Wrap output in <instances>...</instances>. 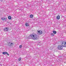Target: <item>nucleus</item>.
Masks as SVG:
<instances>
[{"label": "nucleus", "mask_w": 66, "mask_h": 66, "mask_svg": "<svg viewBox=\"0 0 66 66\" xmlns=\"http://www.w3.org/2000/svg\"><path fill=\"white\" fill-rule=\"evenodd\" d=\"M13 45H14V44L12 43L11 42H9L8 44V46L9 47H12V46H13Z\"/></svg>", "instance_id": "nucleus-3"}, {"label": "nucleus", "mask_w": 66, "mask_h": 66, "mask_svg": "<svg viewBox=\"0 0 66 66\" xmlns=\"http://www.w3.org/2000/svg\"><path fill=\"white\" fill-rule=\"evenodd\" d=\"M37 35L36 34H33L30 35L27 38L28 39H37Z\"/></svg>", "instance_id": "nucleus-1"}, {"label": "nucleus", "mask_w": 66, "mask_h": 66, "mask_svg": "<svg viewBox=\"0 0 66 66\" xmlns=\"http://www.w3.org/2000/svg\"><path fill=\"white\" fill-rule=\"evenodd\" d=\"M6 54H7V55H9V53H7H7Z\"/></svg>", "instance_id": "nucleus-18"}, {"label": "nucleus", "mask_w": 66, "mask_h": 66, "mask_svg": "<svg viewBox=\"0 0 66 66\" xmlns=\"http://www.w3.org/2000/svg\"><path fill=\"white\" fill-rule=\"evenodd\" d=\"M1 19L2 20H4V18H1Z\"/></svg>", "instance_id": "nucleus-16"}, {"label": "nucleus", "mask_w": 66, "mask_h": 66, "mask_svg": "<svg viewBox=\"0 0 66 66\" xmlns=\"http://www.w3.org/2000/svg\"><path fill=\"white\" fill-rule=\"evenodd\" d=\"M2 53L3 54H6V53H7V52H2Z\"/></svg>", "instance_id": "nucleus-9"}, {"label": "nucleus", "mask_w": 66, "mask_h": 66, "mask_svg": "<svg viewBox=\"0 0 66 66\" xmlns=\"http://www.w3.org/2000/svg\"><path fill=\"white\" fill-rule=\"evenodd\" d=\"M27 5H28V4Z\"/></svg>", "instance_id": "nucleus-19"}, {"label": "nucleus", "mask_w": 66, "mask_h": 66, "mask_svg": "<svg viewBox=\"0 0 66 66\" xmlns=\"http://www.w3.org/2000/svg\"><path fill=\"white\" fill-rule=\"evenodd\" d=\"M8 19H9V20H11V19H12V17L11 16H9L8 17Z\"/></svg>", "instance_id": "nucleus-8"}, {"label": "nucleus", "mask_w": 66, "mask_h": 66, "mask_svg": "<svg viewBox=\"0 0 66 66\" xmlns=\"http://www.w3.org/2000/svg\"><path fill=\"white\" fill-rule=\"evenodd\" d=\"M53 32L54 34H55L56 33V31L55 30H53Z\"/></svg>", "instance_id": "nucleus-10"}, {"label": "nucleus", "mask_w": 66, "mask_h": 66, "mask_svg": "<svg viewBox=\"0 0 66 66\" xmlns=\"http://www.w3.org/2000/svg\"><path fill=\"white\" fill-rule=\"evenodd\" d=\"M51 35H52V36H54V34L53 33H51Z\"/></svg>", "instance_id": "nucleus-14"}, {"label": "nucleus", "mask_w": 66, "mask_h": 66, "mask_svg": "<svg viewBox=\"0 0 66 66\" xmlns=\"http://www.w3.org/2000/svg\"><path fill=\"white\" fill-rule=\"evenodd\" d=\"M34 16V15H33L31 14L30 15V18H33V17Z\"/></svg>", "instance_id": "nucleus-11"}, {"label": "nucleus", "mask_w": 66, "mask_h": 66, "mask_svg": "<svg viewBox=\"0 0 66 66\" xmlns=\"http://www.w3.org/2000/svg\"><path fill=\"white\" fill-rule=\"evenodd\" d=\"M61 45L63 47H66V42H63L61 44Z\"/></svg>", "instance_id": "nucleus-4"}, {"label": "nucleus", "mask_w": 66, "mask_h": 66, "mask_svg": "<svg viewBox=\"0 0 66 66\" xmlns=\"http://www.w3.org/2000/svg\"><path fill=\"white\" fill-rule=\"evenodd\" d=\"M37 34H38L39 35H41L43 33V31L42 30H38L37 31Z\"/></svg>", "instance_id": "nucleus-2"}, {"label": "nucleus", "mask_w": 66, "mask_h": 66, "mask_svg": "<svg viewBox=\"0 0 66 66\" xmlns=\"http://www.w3.org/2000/svg\"><path fill=\"white\" fill-rule=\"evenodd\" d=\"M21 57H20L19 58L18 60L19 61H21Z\"/></svg>", "instance_id": "nucleus-13"}, {"label": "nucleus", "mask_w": 66, "mask_h": 66, "mask_svg": "<svg viewBox=\"0 0 66 66\" xmlns=\"http://www.w3.org/2000/svg\"><path fill=\"white\" fill-rule=\"evenodd\" d=\"M4 30L5 31H8L9 30V29L7 27H5L4 28Z\"/></svg>", "instance_id": "nucleus-6"}, {"label": "nucleus", "mask_w": 66, "mask_h": 66, "mask_svg": "<svg viewBox=\"0 0 66 66\" xmlns=\"http://www.w3.org/2000/svg\"><path fill=\"white\" fill-rule=\"evenodd\" d=\"M6 20H7V19L6 18H4V20H5V21H6Z\"/></svg>", "instance_id": "nucleus-17"}, {"label": "nucleus", "mask_w": 66, "mask_h": 66, "mask_svg": "<svg viewBox=\"0 0 66 66\" xmlns=\"http://www.w3.org/2000/svg\"><path fill=\"white\" fill-rule=\"evenodd\" d=\"M57 48L59 50H62L63 49V46L61 45H59L57 46Z\"/></svg>", "instance_id": "nucleus-5"}, {"label": "nucleus", "mask_w": 66, "mask_h": 66, "mask_svg": "<svg viewBox=\"0 0 66 66\" xmlns=\"http://www.w3.org/2000/svg\"><path fill=\"white\" fill-rule=\"evenodd\" d=\"M25 25H26V26H27V27H28V26H29L28 23L27 22L26 23Z\"/></svg>", "instance_id": "nucleus-12"}, {"label": "nucleus", "mask_w": 66, "mask_h": 66, "mask_svg": "<svg viewBox=\"0 0 66 66\" xmlns=\"http://www.w3.org/2000/svg\"><path fill=\"white\" fill-rule=\"evenodd\" d=\"M56 18L58 20L60 19V15H57L56 17Z\"/></svg>", "instance_id": "nucleus-7"}, {"label": "nucleus", "mask_w": 66, "mask_h": 66, "mask_svg": "<svg viewBox=\"0 0 66 66\" xmlns=\"http://www.w3.org/2000/svg\"><path fill=\"white\" fill-rule=\"evenodd\" d=\"M19 48H22V45H20L19 46Z\"/></svg>", "instance_id": "nucleus-15"}]
</instances>
